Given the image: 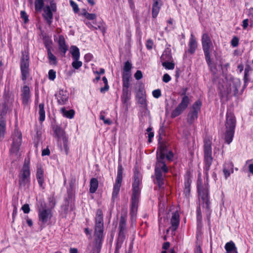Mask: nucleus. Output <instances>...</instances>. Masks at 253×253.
<instances>
[{"label":"nucleus","instance_id":"nucleus-1","mask_svg":"<svg viewBox=\"0 0 253 253\" xmlns=\"http://www.w3.org/2000/svg\"><path fill=\"white\" fill-rule=\"evenodd\" d=\"M141 177L138 172L135 173L134 181L132 184V195L131 198V205L130 214L132 219L135 218L137 211L138 199L140 194Z\"/></svg>","mask_w":253,"mask_h":253},{"label":"nucleus","instance_id":"nucleus-2","mask_svg":"<svg viewBox=\"0 0 253 253\" xmlns=\"http://www.w3.org/2000/svg\"><path fill=\"white\" fill-rule=\"evenodd\" d=\"M157 162L155 167V176L157 184L161 187L164 184V179L162 173V171L164 173L168 172V169L165 163L163 162L164 159V153L160 151L157 156Z\"/></svg>","mask_w":253,"mask_h":253},{"label":"nucleus","instance_id":"nucleus-3","mask_svg":"<svg viewBox=\"0 0 253 253\" xmlns=\"http://www.w3.org/2000/svg\"><path fill=\"white\" fill-rule=\"evenodd\" d=\"M103 213L101 210H98L95 216V225L94 234L96 244L100 245L103 237Z\"/></svg>","mask_w":253,"mask_h":253},{"label":"nucleus","instance_id":"nucleus-4","mask_svg":"<svg viewBox=\"0 0 253 253\" xmlns=\"http://www.w3.org/2000/svg\"><path fill=\"white\" fill-rule=\"evenodd\" d=\"M211 139L210 137L205 138L204 139V158L206 165V169L208 170L212 161L211 157Z\"/></svg>","mask_w":253,"mask_h":253},{"label":"nucleus","instance_id":"nucleus-5","mask_svg":"<svg viewBox=\"0 0 253 253\" xmlns=\"http://www.w3.org/2000/svg\"><path fill=\"white\" fill-rule=\"evenodd\" d=\"M13 142L10 149V154L12 156L18 157L19 150L22 141V133L15 129L12 135Z\"/></svg>","mask_w":253,"mask_h":253},{"label":"nucleus","instance_id":"nucleus-6","mask_svg":"<svg viewBox=\"0 0 253 253\" xmlns=\"http://www.w3.org/2000/svg\"><path fill=\"white\" fill-rule=\"evenodd\" d=\"M56 11V4L51 0L50 5H46L43 8L42 16L47 23L50 25L53 19V12Z\"/></svg>","mask_w":253,"mask_h":253},{"label":"nucleus","instance_id":"nucleus-7","mask_svg":"<svg viewBox=\"0 0 253 253\" xmlns=\"http://www.w3.org/2000/svg\"><path fill=\"white\" fill-rule=\"evenodd\" d=\"M30 171L29 161H25L21 174L19 176V184L20 186H25L30 183Z\"/></svg>","mask_w":253,"mask_h":253},{"label":"nucleus","instance_id":"nucleus-8","mask_svg":"<svg viewBox=\"0 0 253 253\" xmlns=\"http://www.w3.org/2000/svg\"><path fill=\"white\" fill-rule=\"evenodd\" d=\"M202 103L200 100H197L193 105L192 109L187 116V121L189 124H193L198 118V114L200 111Z\"/></svg>","mask_w":253,"mask_h":253},{"label":"nucleus","instance_id":"nucleus-9","mask_svg":"<svg viewBox=\"0 0 253 253\" xmlns=\"http://www.w3.org/2000/svg\"><path fill=\"white\" fill-rule=\"evenodd\" d=\"M201 42L204 54L208 55L209 52L213 47L211 37L208 33H204L202 34Z\"/></svg>","mask_w":253,"mask_h":253},{"label":"nucleus","instance_id":"nucleus-10","mask_svg":"<svg viewBox=\"0 0 253 253\" xmlns=\"http://www.w3.org/2000/svg\"><path fill=\"white\" fill-rule=\"evenodd\" d=\"M190 102V99L187 95H184L182 97L180 103L177 107L172 112L171 117H176L181 114L188 107Z\"/></svg>","mask_w":253,"mask_h":253},{"label":"nucleus","instance_id":"nucleus-11","mask_svg":"<svg viewBox=\"0 0 253 253\" xmlns=\"http://www.w3.org/2000/svg\"><path fill=\"white\" fill-rule=\"evenodd\" d=\"M54 133L58 140L63 141L65 149L67 151L68 138L66 135L65 131L60 127H57L55 128Z\"/></svg>","mask_w":253,"mask_h":253},{"label":"nucleus","instance_id":"nucleus-12","mask_svg":"<svg viewBox=\"0 0 253 253\" xmlns=\"http://www.w3.org/2000/svg\"><path fill=\"white\" fill-rule=\"evenodd\" d=\"M51 217V211L49 210L42 209L39 211V221L43 224L47 223Z\"/></svg>","mask_w":253,"mask_h":253},{"label":"nucleus","instance_id":"nucleus-13","mask_svg":"<svg viewBox=\"0 0 253 253\" xmlns=\"http://www.w3.org/2000/svg\"><path fill=\"white\" fill-rule=\"evenodd\" d=\"M198 192L200 197L203 202V207L208 209L209 208V200L208 196V190L207 189H203L200 186H198Z\"/></svg>","mask_w":253,"mask_h":253},{"label":"nucleus","instance_id":"nucleus-14","mask_svg":"<svg viewBox=\"0 0 253 253\" xmlns=\"http://www.w3.org/2000/svg\"><path fill=\"white\" fill-rule=\"evenodd\" d=\"M235 126L236 120L234 114L231 112L227 113L225 123V129L234 130Z\"/></svg>","mask_w":253,"mask_h":253},{"label":"nucleus","instance_id":"nucleus-15","mask_svg":"<svg viewBox=\"0 0 253 253\" xmlns=\"http://www.w3.org/2000/svg\"><path fill=\"white\" fill-rule=\"evenodd\" d=\"M58 43L60 54L62 56H65V54L68 50V46L66 44L65 38L62 35L59 36Z\"/></svg>","mask_w":253,"mask_h":253},{"label":"nucleus","instance_id":"nucleus-16","mask_svg":"<svg viewBox=\"0 0 253 253\" xmlns=\"http://www.w3.org/2000/svg\"><path fill=\"white\" fill-rule=\"evenodd\" d=\"M170 223L171 225L169 229L172 231L176 230L179 224V215L177 211L173 213L170 219Z\"/></svg>","mask_w":253,"mask_h":253},{"label":"nucleus","instance_id":"nucleus-17","mask_svg":"<svg viewBox=\"0 0 253 253\" xmlns=\"http://www.w3.org/2000/svg\"><path fill=\"white\" fill-rule=\"evenodd\" d=\"M56 97L58 103L60 105L65 104L68 99V93L63 90H59Z\"/></svg>","mask_w":253,"mask_h":253},{"label":"nucleus","instance_id":"nucleus-18","mask_svg":"<svg viewBox=\"0 0 253 253\" xmlns=\"http://www.w3.org/2000/svg\"><path fill=\"white\" fill-rule=\"evenodd\" d=\"M21 91L23 103L27 104L28 103L30 98V88L28 86L25 85L22 88Z\"/></svg>","mask_w":253,"mask_h":253},{"label":"nucleus","instance_id":"nucleus-19","mask_svg":"<svg viewBox=\"0 0 253 253\" xmlns=\"http://www.w3.org/2000/svg\"><path fill=\"white\" fill-rule=\"evenodd\" d=\"M234 134V130L225 129V132L223 133L222 137L225 142L229 144L232 141Z\"/></svg>","mask_w":253,"mask_h":253},{"label":"nucleus","instance_id":"nucleus-20","mask_svg":"<svg viewBox=\"0 0 253 253\" xmlns=\"http://www.w3.org/2000/svg\"><path fill=\"white\" fill-rule=\"evenodd\" d=\"M126 219L125 217L122 216L120 219L119 227L120 230L119 238L122 240H123L124 238L125 232L126 230Z\"/></svg>","mask_w":253,"mask_h":253},{"label":"nucleus","instance_id":"nucleus-21","mask_svg":"<svg viewBox=\"0 0 253 253\" xmlns=\"http://www.w3.org/2000/svg\"><path fill=\"white\" fill-rule=\"evenodd\" d=\"M131 73H123V91H127L129 86V80L131 78Z\"/></svg>","mask_w":253,"mask_h":253},{"label":"nucleus","instance_id":"nucleus-22","mask_svg":"<svg viewBox=\"0 0 253 253\" xmlns=\"http://www.w3.org/2000/svg\"><path fill=\"white\" fill-rule=\"evenodd\" d=\"M188 45V51L190 52L191 54H193L195 52L197 47V42L193 34H191Z\"/></svg>","mask_w":253,"mask_h":253},{"label":"nucleus","instance_id":"nucleus-23","mask_svg":"<svg viewBox=\"0 0 253 253\" xmlns=\"http://www.w3.org/2000/svg\"><path fill=\"white\" fill-rule=\"evenodd\" d=\"M235 89V87L232 82H229L223 86V90H221L223 95H227Z\"/></svg>","mask_w":253,"mask_h":253},{"label":"nucleus","instance_id":"nucleus-24","mask_svg":"<svg viewBox=\"0 0 253 253\" xmlns=\"http://www.w3.org/2000/svg\"><path fill=\"white\" fill-rule=\"evenodd\" d=\"M233 164L231 162L226 163L224 165L223 172L226 178H227L231 173L233 172Z\"/></svg>","mask_w":253,"mask_h":253},{"label":"nucleus","instance_id":"nucleus-25","mask_svg":"<svg viewBox=\"0 0 253 253\" xmlns=\"http://www.w3.org/2000/svg\"><path fill=\"white\" fill-rule=\"evenodd\" d=\"M29 56L27 52H23L21 60L20 68H29Z\"/></svg>","mask_w":253,"mask_h":253},{"label":"nucleus","instance_id":"nucleus-26","mask_svg":"<svg viewBox=\"0 0 253 253\" xmlns=\"http://www.w3.org/2000/svg\"><path fill=\"white\" fill-rule=\"evenodd\" d=\"M226 253H238L237 249L233 241L227 243L225 246Z\"/></svg>","mask_w":253,"mask_h":253},{"label":"nucleus","instance_id":"nucleus-27","mask_svg":"<svg viewBox=\"0 0 253 253\" xmlns=\"http://www.w3.org/2000/svg\"><path fill=\"white\" fill-rule=\"evenodd\" d=\"M36 175L40 186L42 187L44 182L43 170L41 166L38 167L37 168Z\"/></svg>","mask_w":253,"mask_h":253},{"label":"nucleus","instance_id":"nucleus-28","mask_svg":"<svg viewBox=\"0 0 253 253\" xmlns=\"http://www.w3.org/2000/svg\"><path fill=\"white\" fill-rule=\"evenodd\" d=\"M70 53H71L73 60L80 59V52L78 47L75 45H72L70 47Z\"/></svg>","mask_w":253,"mask_h":253},{"label":"nucleus","instance_id":"nucleus-29","mask_svg":"<svg viewBox=\"0 0 253 253\" xmlns=\"http://www.w3.org/2000/svg\"><path fill=\"white\" fill-rule=\"evenodd\" d=\"M98 186V181L96 178H92L90 181L89 191L91 193H94L96 191Z\"/></svg>","mask_w":253,"mask_h":253},{"label":"nucleus","instance_id":"nucleus-30","mask_svg":"<svg viewBox=\"0 0 253 253\" xmlns=\"http://www.w3.org/2000/svg\"><path fill=\"white\" fill-rule=\"evenodd\" d=\"M160 0H154V2L152 7V15L153 17H156L159 12L160 6L159 2Z\"/></svg>","mask_w":253,"mask_h":253},{"label":"nucleus","instance_id":"nucleus-31","mask_svg":"<svg viewBox=\"0 0 253 253\" xmlns=\"http://www.w3.org/2000/svg\"><path fill=\"white\" fill-rule=\"evenodd\" d=\"M6 130L5 118L1 117L0 118V137H3Z\"/></svg>","mask_w":253,"mask_h":253},{"label":"nucleus","instance_id":"nucleus-32","mask_svg":"<svg viewBox=\"0 0 253 253\" xmlns=\"http://www.w3.org/2000/svg\"><path fill=\"white\" fill-rule=\"evenodd\" d=\"M47 57L49 60V63L50 64L56 65L57 63V58L54 56L51 51V50L49 48L47 49Z\"/></svg>","mask_w":253,"mask_h":253},{"label":"nucleus","instance_id":"nucleus-33","mask_svg":"<svg viewBox=\"0 0 253 253\" xmlns=\"http://www.w3.org/2000/svg\"><path fill=\"white\" fill-rule=\"evenodd\" d=\"M61 112L64 117L69 119H72L75 115V111L73 110H66L64 108L61 109Z\"/></svg>","mask_w":253,"mask_h":253},{"label":"nucleus","instance_id":"nucleus-34","mask_svg":"<svg viewBox=\"0 0 253 253\" xmlns=\"http://www.w3.org/2000/svg\"><path fill=\"white\" fill-rule=\"evenodd\" d=\"M161 59L162 61H171L172 59V56L170 53V51L168 49L165 50L163 53Z\"/></svg>","mask_w":253,"mask_h":253},{"label":"nucleus","instance_id":"nucleus-35","mask_svg":"<svg viewBox=\"0 0 253 253\" xmlns=\"http://www.w3.org/2000/svg\"><path fill=\"white\" fill-rule=\"evenodd\" d=\"M121 183V182H115L112 193V198L113 199H115L116 198H117L120 191Z\"/></svg>","mask_w":253,"mask_h":253},{"label":"nucleus","instance_id":"nucleus-36","mask_svg":"<svg viewBox=\"0 0 253 253\" xmlns=\"http://www.w3.org/2000/svg\"><path fill=\"white\" fill-rule=\"evenodd\" d=\"M39 114L40 115L39 120L43 122L45 119V111L44 110V104L41 103L39 105Z\"/></svg>","mask_w":253,"mask_h":253},{"label":"nucleus","instance_id":"nucleus-37","mask_svg":"<svg viewBox=\"0 0 253 253\" xmlns=\"http://www.w3.org/2000/svg\"><path fill=\"white\" fill-rule=\"evenodd\" d=\"M162 65L166 69L168 70H172L174 68V64L171 61H163L162 62Z\"/></svg>","mask_w":253,"mask_h":253},{"label":"nucleus","instance_id":"nucleus-38","mask_svg":"<svg viewBox=\"0 0 253 253\" xmlns=\"http://www.w3.org/2000/svg\"><path fill=\"white\" fill-rule=\"evenodd\" d=\"M123 179V167L121 165L118 166L117 176L116 182H121Z\"/></svg>","mask_w":253,"mask_h":253},{"label":"nucleus","instance_id":"nucleus-39","mask_svg":"<svg viewBox=\"0 0 253 253\" xmlns=\"http://www.w3.org/2000/svg\"><path fill=\"white\" fill-rule=\"evenodd\" d=\"M20 69L22 74V79L25 81L29 75V68H20Z\"/></svg>","mask_w":253,"mask_h":253},{"label":"nucleus","instance_id":"nucleus-40","mask_svg":"<svg viewBox=\"0 0 253 253\" xmlns=\"http://www.w3.org/2000/svg\"><path fill=\"white\" fill-rule=\"evenodd\" d=\"M79 59H73L72 66L75 69H79L83 65L82 62L80 61Z\"/></svg>","mask_w":253,"mask_h":253},{"label":"nucleus","instance_id":"nucleus-41","mask_svg":"<svg viewBox=\"0 0 253 253\" xmlns=\"http://www.w3.org/2000/svg\"><path fill=\"white\" fill-rule=\"evenodd\" d=\"M7 111V107L4 104H0V118H4Z\"/></svg>","mask_w":253,"mask_h":253},{"label":"nucleus","instance_id":"nucleus-42","mask_svg":"<svg viewBox=\"0 0 253 253\" xmlns=\"http://www.w3.org/2000/svg\"><path fill=\"white\" fill-rule=\"evenodd\" d=\"M43 5V0H35V9L37 11H41Z\"/></svg>","mask_w":253,"mask_h":253},{"label":"nucleus","instance_id":"nucleus-43","mask_svg":"<svg viewBox=\"0 0 253 253\" xmlns=\"http://www.w3.org/2000/svg\"><path fill=\"white\" fill-rule=\"evenodd\" d=\"M102 80L103 83H104L105 86L103 87H101L100 89V92L102 93H104L105 91H107L109 89V85L108 84V81L107 78L105 77H103L102 78Z\"/></svg>","mask_w":253,"mask_h":253},{"label":"nucleus","instance_id":"nucleus-44","mask_svg":"<svg viewBox=\"0 0 253 253\" xmlns=\"http://www.w3.org/2000/svg\"><path fill=\"white\" fill-rule=\"evenodd\" d=\"M131 69V64L129 61H126L125 63V65L123 68V73H131L130 70Z\"/></svg>","mask_w":253,"mask_h":253},{"label":"nucleus","instance_id":"nucleus-45","mask_svg":"<svg viewBox=\"0 0 253 253\" xmlns=\"http://www.w3.org/2000/svg\"><path fill=\"white\" fill-rule=\"evenodd\" d=\"M104 112H101L100 114V119L103 121L105 124L110 125L112 124V122L109 119H105L103 114Z\"/></svg>","mask_w":253,"mask_h":253},{"label":"nucleus","instance_id":"nucleus-46","mask_svg":"<svg viewBox=\"0 0 253 253\" xmlns=\"http://www.w3.org/2000/svg\"><path fill=\"white\" fill-rule=\"evenodd\" d=\"M160 151L163 152L164 153V157H165L166 153L167 152V146L166 144H162L158 148L157 153V156L158 153H160Z\"/></svg>","mask_w":253,"mask_h":253},{"label":"nucleus","instance_id":"nucleus-47","mask_svg":"<svg viewBox=\"0 0 253 253\" xmlns=\"http://www.w3.org/2000/svg\"><path fill=\"white\" fill-rule=\"evenodd\" d=\"M84 15L85 16V17L88 20H94L96 18V14H95L94 13H89L88 12H85Z\"/></svg>","mask_w":253,"mask_h":253},{"label":"nucleus","instance_id":"nucleus-48","mask_svg":"<svg viewBox=\"0 0 253 253\" xmlns=\"http://www.w3.org/2000/svg\"><path fill=\"white\" fill-rule=\"evenodd\" d=\"M56 78V72L53 70H50L48 72V78L51 81H53Z\"/></svg>","mask_w":253,"mask_h":253},{"label":"nucleus","instance_id":"nucleus-49","mask_svg":"<svg viewBox=\"0 0 253 253\" xmlns=\"http://www.w3.org/2000/svg\"><path fill=\"white\" fill-rule=\"evenodd\" d=\"M70 3L75 12L77 13L79 11L78 5L76 2H75L73 0H70Z\"/></svg>","mask_w":253,"mask_h":253},{"label":"nucleus","instance_id":"nucleus-50","mask_svg":"<svg viewBox=\"0 0 253 253\" xmlns=\"http://www.w3.org/2000/svg\"><path fill=\"white\" fill-rule=\"evenodd\" d=\"M20 16L25 23H27L29 21L28 16L25 11H21L20 12Z\"/></svg>","mask_w":253,"mask_h":253},{"label":"nucleus","instance_id":"nucleus-51","mask_svg":"<svg viewBox=\"0 0 253 253\" xmlns=\"http://www.w3.org/2000/svg\"><path fill=\"white\" fill-rule=\"evenodd\" d=\"M147 131L148 132V141L149 143L151 142L152 138L154 137V133L152 132V128L151 127H148L147 129Z\"/></svg>","mask_w":253,"mask_h":253},{"label":"nucleus","instance_id":"nucleus-52","mask_svg":"<svg viewBox=\"0 0 253 253\" xmlns=\"http://www.w3.org/2000/svg\"><path fill=\"white\" fill-rule=\"evenodd\" d=\"M154 42L152 40H148L146 42V46L148 49L150 50L153 48Z\"/></svg>","mask_w":253,"mask_h":253},{"label":"nucleus","instance_id":"nucleus-53","mask_svg":"<svg viewBox=\"0 0 253 253\" xmlns=\"http://www.w3.org/2000/svg\"><path fill=\"white\" fill-rule=\"evenodd\" d=\"M21 209L25 213H28L30 211L29 206L27 204H24Z\"/></svg>","mask_w":253,"mask_h":253},{"label":"nucleus","instance_id":"nucleus-54","mask_svg":"<svg viewBox=\"0 0 253 253\" xmlns=\"http://www.w3.org/2000/svg\"><path fill=\"white\" fill-rule=\"evenodd\" d=\"M231 43L233 47L237 46L239 44L238 38L236 37H234L231 41Z\"/></svg>","mask_w":253,"mask_h":253},{"label":"nucleus","instance_id":"nucleus-55","mask_svg":"<svg viewBox=\"0 0 253 253\" xmlns=\"http://www.w3.org/2000/svg\"><path fill=\"white\" fill-rule=\"evenodd\" d=\"M152 94L155 98H158L161 95V90L160 89H156L153 91Z\"/></svg>","mask_w":253,"mask_h":253},{"label":"nucleus","instance_id":"nucleus-56","mask_svg":"<svg viewBox=\"0 0 253 253\" xmlns=\"http://www.w3.org/2000/svg\"><path fill=\"white\" fill-rule=\"evenodd\" d=\"M134 77L137 80L141 79L142 78V73L141 71L139 70L137 71L134 74Z\"/></svg>","mask_w":253,"mask_h":253},{"label":"nucleus","instance_id":"nucleus-57","mask_svg":"<svg viewBox=\"0 0 253 253\" xmlns=\"http://www.w3.org/2000/svg\"><path fill=\"white\" fill-rule=\"evenodd\" d=\"M171 80L170 77L168 74H164L163 77V81L165 83H168Z\"/></svg>","mask_w":253,"mask_h":253},{"label":"nucleus","instance_id":"nucleus-58","mask_svg":"<svg viewBox=\"0 0 253 253\" xmlns=\"http://www.w3.org/2000/svg\"><path fill=\"white\" fill-rule=\"evenodd\" d=\"M50 154V151L49 149L48 148H46V149H44L42 150V156H48Z\"/></svg>","mask_w":253,"mask_h":253},{"label":"nucleus","instance_id":"nucleus-59","mask_svg":"<svg viewBox=\"0 0 253 253\" xmlns=\"http://www.w3.org/2000/svg\"><path fill=\"white\" fill-rule=\"evenodd\" d=\"M249 25V20L248 19H244L243 21L242 26L244 29H246Z\"/></svg>","mask_w":253,"mask_h":253},{"label":"nucleus","instance_id":"nucleus-60","mask_svg":"<svg viewBox=\"0 0 253 253\" xmlns=\"http://www.w3.org/2000/svg\"><path fill=\"white\" fill-rule=\"evenodd\" d=\"M92 58V55L90 53L86 54L84 55V59L87 62L90 61Z\"/></svg>","mask_w":253,"mask_h":253},{"label":"nucleus","instance_id":"nucleus-61","mask_svg":"<svg viewBox=\"0 0 253 253\" xmlns=\"http://www.w3.org/2000/svg\"><path fill=\"white\" fill-rule=\"evenodd\" d=\"M165 155L166 158L169 160H170L173 157V154L171 151H169L167 154L166 153Z\"/></svg>","mask_w":253,"mask_h":253},{"label":"nucleus","instance_id":"nucleus-62","mask_svg":"<svg viewBox=\"0 0 253 253\" xmlns=\"http://www.w3.org/2000/svg\"><path fill=\"white\" fill-rule=\"evenodd\" d=\"M195 253H202L201 248L200 245L196 246L195 250Z\"/></svg>","mask_w":253,"mask_h":253},{"label":"nucleus","instance_id":"nucleus-63","mask_svg":"<svg viewBox=\"0 0 253 253\" xmlns=\"http://www.w3.org/2000/svg\"><path fill=\"white\" fill-rule=\"evenodd\" d=\"M170 246V244L169 242H166L163 245V249L165 250L168 249Z\"/></svg>","mask_w":253,"mask_h":253},{"label":"nucleus","instance_id":"nucleus-64","mask_svg":"<svg viewBox=\"0 0 253 253\" xmlns=\"http://www.w3.org/2000/svg\"><path fill=\"white\" fill-rule=\"evenodd\" d=\"M70 253H78V251L76 248H70Z\"/></svg>","mask_w":253,"mask_h":253}]
</instances>
